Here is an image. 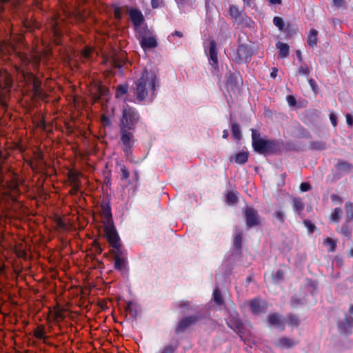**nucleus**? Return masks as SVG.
<instances>
[{
    "label": "nucleus",
    "instance_id": "f257e3e1",
    "mask_svg": "<svg viewBox=\"0 0 353 353\" xmlns=\"http://www.w3.org/2000/svg\"><path fill=\"white\" fill-rule=\"evenodd\" d=\"M17 55L19 59L20 65H15L16 71L21 74L27 83L32 85V92L35 97L40 99H45L47 97L46 93L41 88V81L32 72V70H39L41 64V56L39 54L34 53L30 56L18 52Z\"/></svg>",
    "mask_w": 353,
    "mask_h": 353
},
{
    "label": "nucleus",
    "instance_id": "f03ea898",
    "mask_svg": "<svg viewBox=\"0 0 353 353\" xmlns=\"http://www.w3.org/2000/svg\"><path fill=\"white\" fill-rule=\"evenodd\" d=\"M159 88V81L156 74L145 68L140 77L134 82L131 90L137 102H151L154 99Z\"/></svg>",
    "mask_w": 353,
    "mask_h": 353
},
{
    "label": "nucleus",
    "instance_id": "7ed1b4c3",
    "mask_svg": "<svg viewBox=\"0 0 353 353\" xmlns=\"http://www.w3.org/2000/svg\"><path fill=\"white\" fill-rule=\"evenodd\" d=\"M252 145L255 152L260 154H274L278 152L281 149V144L274 139H265L261 138L259 130L251 129Z\"/></svg>",
    "mask_w": 353,
    "mask_h": 353
},
{
    "label": "nucleus",
    "instance_id": "20e7f679",
    "mask_svg": "<svg viewBox=\"0 0 353 353\" xmlns=\"http://www.w3.org/2000/svg\"><path fill=\"white\" fill-rule=\"evenodd\" d=\"M140 120V114L138 110L129 105H124L122 110V115L119 121V128H125L136 130L137 125Z\"/></svg>",
    "mask_w": 353,
    "mask_h": 353
},
{
    "label": "nucleus",
    "instance_id": "39448f33",
    "mask_svg": "<svg viewBox=\"0 0 353 353\" xmlns=\"http://www.w3.org/2000/svg\"><path fill=\"white\" fill-rule=\"evenodd\" d=\"M12 87V79L10 74L5 70H0V105L3 108L8 107Z\"/></svg>",
    "mask_w": 353,
    "mask_h": 353
},
{
    "label": "nucleus",
    "instance_id": "423d86ee",
    "mask_svg": "<svg viewBox=\"0 0 353 353\" xmlns=\"http://www.w3.org/2000/svg\"><path fill=\"white\" fill-rule=\"evenodd\" d=\"M136 130H131L125 128H119L120 142L123 152L130 154V148H133L136 144L137 139L134 136Z\"/></svg>",
    "mask_w": 353,
    "mask_h": 353
},
{
    "label": "nucleus",
    "instance_id": "0eeeda50",
    "mask_svg": "<svg viewBox=\"0 0 353 353\" xmlns=\"http://www.w3.org/2000/svg\"><path fill=\"white\" fill-rule=\"evenodd\" d=\"M201 319V315L199 314L186 316L181 319L175 327L176 334H180L185 332L188 328L195 325Z\"/></svg>",
    "mask_w": 353,
    "mask_h": 353
},
{
    "label": "nucleus",
    "instance_id": "6e6552de",
    "mask_svg": "<svg viewBox=\"0 0 353 353\" xmlns=\"http://www.w3.org/2000/svg\"><path fill=\"white\" fill-rule=\"evenodd\" d=\"M253 54L252 48L246 44H239L233 59L236 63H247L250 61Z\"/></svg>",
    "mask_w": 353,
    "mask_h": 353
},
{
    "label": "nucleus",
    "instance_id": "1a4fd4ad",
    "mask_svg": "<svg viewBox=\"0 0 353 353\" xmlns=\"http://www.w3.org/2000/svg\"><path fill=\"white\" fill-rule=\"evenodd\" d=\"M226 324L230 329L236 332L241 339H243L244 326L236 310L229 311V318Z\"/></svg>",
    "mask_w": 353,
    "mask_h": 353
},
{
    "label": "nucleus",
    "instance_id": "9d476101",
    "mask_svg": "<svg viewBox=\"0 0 353 353\" xmlns=\"http://www.w3.org/2000/svg\"><path fill=\"white\" fill-rule=\"evenodd\" d=\"M245 222L248 228L257 226L260 224V216L257 210L252 207L247 206L244 210Z\"/></svg>",
    "mask_w": 353,
    "mask_h": 353
},
{
    "label": "nucleus",
    "instance_id": "9b49d317",
    "mask_svg": "<svg viewBox=\"0 0 353 353\" xmlns=\"http://www.w3.org/2000/svg\"><path fill=\"white\" fill-rule=\"evenodd\" d=\"M243 85V79L239 72L230 73L226 81V88L233 92L240 90Z\"/></svg>",
    "mask_w": 353,
    "mask_h": 353
},
{
    "label": "nucleus",
    "instance_id": "f8f14e48",
    "mask_svg": "<svg viewBox=\"0 0 353 353\" xmlns=\"http://www.w3.org/2000/svg\"><path fill=\"white\" fill-rule=\"evenodd\" d=\"M105 237L110 245L120 242V237L115 228L114 223L104 224Z\"/></svg>",
    "mask_w": 353,
    "mask_h": 353
},
{
    "label": "nucleus",
    "instance_id": "ddd939ff",
    "mask_svg": "<svg viewBox=\"0 0 353 353\" xmlns=\"http://www.w3.org/2000/svg\"><path fill=\"white\" fill-rule=\"evenodd\" d=\"M218 49L216 46V43L215 41L212 40L209 43V48H208V61L210 64L214 68L215 70H218L219 68V61H218Z\"/></svg>",
    "mask_w": 353,
    "mask_h": 353
},
{
    "label": "nucleus",
    "instance_id": "4468645a",
    "mask_svg": "<svg viewBox=\"0 0 353 353\" xmlns=\"http://www.w3.org/2000/svg\"><path fill=\"white\" fill-rule=\"evenodd\" d=\"M337 326L340 333L345 336L350 335L353 328V317L345 316L344 319L338 322Z\"/></svg>",
    "mask_w": 353,
    "mask_h": 353
},
{
    "label": "nucleus",
    "instance_id": "2eb2a0df",
    "mask_svg": "<svg viewBox=\"0 0 353 353\" xmlns=\"http://www.w3.org/2000/svg\"><path fill=\"white\" fill-rule=\"evenodd\" d=\"M249 306L250 311L254 315H259L266 312L267 308L265 304L263 301L259 299L250 300Z\"/></svg>",
    "mask_w": 353,
    "mask_h": 353
},
{
    "label": "nucleus",
    "instance_id": "dca6fc26",
    "mask_svg": "<svg viewBox=\"0 0 353 353\" xmlns=\"http://www.w3.org/2000/svg\"><path fill=\"white\" fill-rule=\"evenodd\" d=\"M128 14L135 28L139 27L145 20L141 11L137 8H129Z\"/></svg>",
    "mask_w": 353,
    "mask_h": 353
},
{
    "label": "nucleus",
    "instance_id": "f3484780",
    "mask_svg": "<svg viewBox=\"0 0 353 353\" xmlns=\"http://www.w3.org/2000/svg\"><path fill=\"white\" fill-rule=\"evenodd\" d=\"M103 224L114 223L112 219V209L109 201H103L101 204Z\"/></svg>",
    "mask_w": 353,
    "mask_h": 353
},
{
    "label": "nucleus",
    "instance_id": "a211bd4d",
    "mask_svg": "<svg viewBox=\"0 0 353 353\" xmlns=\"http://www.w3.org/2000/svg\"><path fill=\"white\" fill-rule=\"evenodd\" d=\"M268 320L271 325L283 330L285 329V323L282 316L279 313H272L268 315Z\"/></svg>",
    "mask_w": 353,
    "mask_h": 353
},
{
    "label": "nucleus",
    "instance_id": "6ab92c4d",
    "mask_svg": "<svg viewBox=\"0 0 353 353\" xmlns=\"http://www.w3.org/2000/svg\"><path fill=\"white\" fill-rule=\"evenodd\" d=\"M141 47L144 50L151 49L156 48L158 45L157 39L154 36L151 37H141L139 41Z\"/></svg>",
    "mask_w": 353,
    "mask_h": 353
},
{
    "label": "nucleus",
    "instance_id": "aec40b11",
    "mask_svg": "<svg viewBox=\"0 0 353 353\" xmlns=\"http://www.w3.org/2000/svg\"><path fill=\"white\" fill-rule=\"evenodd\" d=\"M296 343L294 340L288 338L286 336L281 337L276 343L275 345L276 347L283 348V349H290L294 347Z\"/></svg>",
    "mask_w": 353,
    "mask_h": 353
},
{
    "label": "nucleus",
    "instance_id": "412c9836",
    "mask_svg": "<svg viewBox=\"0 0 353 353\" xmlns=\"http://www.w3.org/2000/svg\"><path fill=\"white\" fill-rule=\"evenodd\" d=\"M128 262L125 257H114V268L116 270L119 272H128Z\"/></svg>",
    "mask_w": 353,
    "mask_h": 353
},
{
    "label": "nucleus",
    "instance_id": "4be33fe9",
    "mask_svg": "<svg viewBox=\"0 0 353 353\" xmlns=\"http://www.w3.org/2000/svg\"><path fill=\"white\" fill-rule=\"evenodd\" d=\"M335 168L340 172H350L353 168V165L341 159L337 160V163L334 165Z\"/></svg>",
    "mask_w": 353,
    "mask_h": 353
},
{
    "label": "nucleus",
    "instance_id": "5701e85b",
    "mask_svg": "<svg viewBox=\"0 0 353 353\" xmlns=\"http://www.w3.org/2000/svg\"><path fill=\"white\" fill-rule=\"evenodd\" d=\"M276 47L279 50V57L281 59L288 57L290 47L287 43L279 41L276 43Z\"/></svg>",
    "mask_w": 353,
    "mask_h": 353
},
{
    "label": "nucleus",
    "instance_id": "b1692460",
    "mask_svg": "<svg viewBox=\"0 0 353 353\" xmlns=\"http://www.w3.org/2000/svg\"><path fill=\"white\" fill-rule=\"evenodd\" d=\"M318 40V31L315 29H310L307 36V45L311 48H314L317 46Z\"/></svg>",
    "mask_w": 353,
    "mask_h": 353
},
{
    "label": "nucleus",
    "instance_id": "393cba45",
    "mask_svg": "<svg viewBox=\"0 0 353 353\" xmlns=\"http://www.w3.org/2000/svg\"><path fill=\"white\" fill-rule=\"evenodd\" d=\"M238 24L245 26L247 27H251L254 23L252 19L247 16V14L242 10L239 14L238 17L234 20Z\"/></svg>",
    "mask_w": 353,
    "mask_h": 353
},
{
    "label": "nucleus",
    "instance_id": "a878e982",
    "mask_svg": "<svg viewBox=\"0 0 353 353\" xmlns=\"http://www.w3.org/2000/svg\"><path fill=\"white\" fill-rule=\"evenodd\" d=\"M179 346V341L175 340L174 342L172 341L165 345L159 351V353H176Z\"/></svg>",
    "mask_w": 353,
    "mask_h": 353
},
{
    "label": "nucleus",
    "instance_id": "bb28decb",
    "mask_svg": "<svg viewBox=\"0 0 353 353\" xmlns=\"http://www.w3.org/2000/svg\"><path fill=\"white\" fill-rule=\"evenodd\" d=\"M248 159V153L245 152H241L236 155L231 157L230 161H234L239 165L245 164Z\"/></svg>",
    "mask_w": 353,
    "mask_h": 353
},
{
    "label": "nucleus",
    "instance_id": "cd10ccee",
    "mask_svg": "<svg viewBox=\"0 0 353 353\" xmlns=\"http://www.w3.org/2000/svg\"><path fill=\"white\" fill-rule=\"evenodd\" d=\"M72 188L70 190L71 194L75 195L79 190V181L76 174H71L70 175Z\"/></svg>",
    "mask_w": 353,
    "mask_h": 353
},
{
    "label": "nucleus",
    "instance_id": "c85d7f7f",
    "mask_svg": "<svg viewBox=\"0 0 353 353\" xmlns=\"http://www.w3.org/2000/svg\"><path fill=\"white\" fill-rule=\"evenodd\" d=\"M292 208L295 212L300 214L305 208L304 203L302 202V199L299 197H294L292 199Z\"/></svg>",
    "mask_w": 353,
    "mask_h": 353
},
{
    "label": "nucleus",
    "instance_id": "c756f323",
    "mask_svg": "<svg viewBox=\"0 0 353 353\" xmlns=\"http://www.w3.org/2000/svg\"><path fill=\"white\" fill-rule=\"evenodd\" d=\"M242 239H243L242 232H239L236 233V234L234 237V239H233L234 248L238 252H240L242 248Z\"/></svg>",
    "mask_w": 353,
    "mask_h": 353
},
{
    "label": "nucleus",
    "instance_id": "7c9ffc66",
    "mask_svg": "<svg viewBox=\"0 0 353 353\" xmlns=\"http://www.w3.org/2000/svg\"><path fill=\"white\" fill-rule=\"evenodd\" d=\"M231 132L234 139L240 140L241 138V131L239 123L234 122L231 124Z\"/></svg>",
    "mask_w": 353,
    "mask_h": 353
},
{
    "label": "nucleus",
    "instance_id": "2f4dec72",
    "mask_svg": "<svg viewBox=\"0 0 353 353\" xmlns=\"http://www.w3.org/2000/svg\"><path fill=\"white\" fill-rule=\"evenodd\" d=\"M112 247L111 253L114 255V257H122L123 254V252L121 248V243H117L115 244L110 245Z\"/></svg>",
    "mask_w": 353,
    "mask_h": 353
},
{
    "label": "nucleus",
    "instance_id": "473e14b6",
    "mask_svg": "<svg viewBox=\"0 0 353 353\" xmlns=\"http://www.w3.org/2000/svg\"><path fill=\"white\" fill-rule=\"evenodd\" d=\"M129 89V86L128 84H120L117 86L116 92H115V97L121 98L124 94H125Z\"/></svg>",
    "mask_w": 353,
    "mask_h": 353
},
{
    "label": "nucleus",
    "instance_id": "72a5a7b5",
    "mask_svg": "<svg viewBox=\"0 0 353 353\" xmlns=\"http://www.w3.org/2000/svg\"><path fill=\"white\" fill-rule=\"evenodd\" d=\"M120 179L121 181H128L130 177V172L128 169V168L123 165L120 164Z\"/></svg>",
    "mask_w": 353,
    "mask_h": 353
},
{
    "label": "nucleus",
    "instance_id": "f704fd0d",
    "mask_svg": "<svg viewBox=\"0 0 353 353\" xmlns=\"http://www.w3.org/2000/svg\"><path fill=\"white\" fill-rule=\"evenodd\" d=\"M310 150L322 151L326 149V143L323 141H313L310 143Z\"/></svg>",
    "mask_w": 353,
    "mask_h": 353
},
{
    "label": "nucleus",
    "instance_id": "c9c22d12",
    "mask_svg": "<svg viewBox=\"0 0 353 353\" xmlns=\"http://www.w3.org/2000/svg\"><path fill=\"white\" fill-rule=\"evenodd\" d=\"M287 318V323L289 326L292 327H297L299 326V321L297 316L294 314H288Z\"/></svg>",
    "mask_w": 353,
    "mask_h": 353
},
{
    "label": "nucleus",
    "instance_id": "e433bc0d",
    "mask_svg": "<svg viewBox=\"0 0 353 353\" xmlns=\"http://www.w3.org/2000/svg\"><path fill=\"white\" fill-rule=\"evenodd\" d=\"M341 233L345 237H347L348 239H350L352 238V230L349 226V225L345 221V223L342 225V227L341 228Z\"/></svg>",
    "mask_w": 353,
    "mask_h": 353
},
{
    "label": "nucleus",
    "instance_id": "4c0bfd02",
    "mask_svg": "<svg viewBox=\"0 0 353 353\" xmlns=\"http://www.w3.org/2000/svg\"><path fill=\"white\" fill-rule=\"evenodd\" d=\"M213 300L217 305H222L224 303L221 292L219 288H216L213 292Z\"/></svg>",
    "mask_w": 353,
    "mask_h": 353
},
{
    "label": "nucleus",
    "instance_id": "58836bf2",
    "mask_svg": "<svg viewBox=\"0 0 353 353\" xmlns=\"http://www.w3.org/2000/svg\"><path fill=\"white\" fill-rule=\"evenodd\" d=\"M343 214V210L341 208H335L331 213L330 218L333 222H339Z\"/></svg>",
    "mask_w": 353,
    "mask_h": 353
},
{
    "label": "nucleus",
    "instance_id": "ea45409f",
    "mask_svg": "<svg viewBox=\"0 0 353 353\" xmlns=\"http://www.w3.org/2000/svg\"><path fill=\"white\" fill-rule=\"evenodd\" d=\"M345 211L346 222H348L353 219V203L349 201L345 203Z\"/></svg>",
    "mask_w": 353,
    "mask_h": 353
},
{
    "label": "nucleus",
    "instance_id": "a19ab883",
    "mask_svg": "<svg viewBox=\"0 0 353 353\" xmlns=\"http://www.w3.org/2000/svg\"><path fill=\"white\" fill-rule=\"evenodd\" d=\"M34 336L38 339H44L46 338L45 327L43 325L37 327L34 332Z\"/></svg>",
    "mask_w": 353,
    "mask_h": 353
},
{
    "label": "nucleus",
    "instance_id": "79ce46f5",
    "mask_svg": "<svg viewBox=\"0 0 353 353\" xmlns=\"http://www.w3.org/2000/svg\"><path fill=\"white\" fill-rule=\"evenodd\" d=\"M226 200L228 203H236L238 201L237 192L229 191L226 195Z\"/></svg>",
    "mask_w": 353,
    "mask_h": 353
},
{
    "label": "nucleus",
    "instance_id": "37998d69",
    "mask_svg": "<svg viewBox=\"0 0 353 353\" xmlns=\"http://www.w3.org/2000/svg\"><path fill=\"white\" fill-rule=\"evenodd\" d=\"M297 29L294 27V26L288 23L287 26L283 28V31L286 34L287 37H290L294 35Z\"/></svg>",
    "mask_w": 353,
    "mask_h": 353
},
{
    "label": "nucleus",
    "instance_id": "c03bdc74",
    "mask_svg": "<svg viewBox=\"0 0 353 353\" xmlns=\"http://www.w3.org/2000/svg\"><path fill=\"white\" fill-rule=\"evenodd\" d=\"M273 216L276 219L279 223H283L285 219V215L284 212L281 209H279L274 211Z\"/></svg>",
    "mask_w": 353,
    "mask_h": 353
},
{
    "label": "nucleus",
    "instance_id": "a18cd8bd",
    "mask_svg": "<svg viewBox=\"0 0 353 353\" xmlns=\"http://www.w3.org/2000/svg\"><path fill=\"white\" fill-rule=\"evenodd\" d=\"M241 11L242 10H240L238 7L234 5H231L230 6V15L234 19V21L238 17Z\"/></svg>",
    "mask_w": 353,
    "mask_h": 353
},
{
    "label": "nucleus",
    "instance_id": "49530a36",
    "mask_svg": "<svg viewBox=\"0 0 353 353\" xmlns=\"http://www.w3.org/2000/svg\"><path fill=\"white\" fill-rule=\"evenodd\" d=\"M324 243L329 245L330 248L328 249V251L334 252L336 250V243L332 238L327 237L324 241Z\"/></svg>",
    "mask_w": 353,
    "mask_h": 353
},
{
    "label": "nucleus",
    "instance_id": "de8ad7c7",
    "mask_svg": "<svg viewBox=\"0 0 353 353\" xmlns=\"http://www.w3.org/2000/svg\"><path fill=\"white\" fill-rule=\"evenodd\" d=\"M273 23L279 30H283L285 28L283 20L280 17H274L273 18Z\"/></svg>",
    "mask_w": 353,
    "mask_h": 353
},
{
    "label": "nucleus",
    "instance_id": "09e8293b",
    "mask_svg": "<svg viewBox=\"0 0 353 353\" xmlns=\"http://www.w3.org/2000/svg\"><path fill=\"white\" fill-rule=\"evenodd\" d=\"M139 179H140V176H139V171L137 170H134L133 171L132 179L128 180V185L132 184V183H135V185L138 186L139 185Z\"/></svg>",
    "mask_w": 353,
    "mask_h": 353
},
{
    "label": "nucleus",
    "instance_id": "8fccbe9b",
    "mask_svg": "<svg viewBox=\"0 0 353 353\" xmlns=\"http://www.w3.org/2000/svg\"><path fill=\"white\" fill-rule=\"evenodd\" d=\"M125 310L128 312L133 318H136L137 312L136 308L134 307L133 303L130 301L125 307Z\"/></svg>",
    "mask_w": 353,
    "mask_h": 353
},
{
    "label": "nucleus",
    "instance_id": "3c124183",
    "mask_svg": "<svg viewBox=\"0 0 353 353\" xmlns=\"http://www.w3.org/2000/svg\"><path fill=\"white\" fill-rule=\"evenodd\" d=\"M303 224L309 233H313L316 230L315 225L307 219L303 220Z\"/></svg>",
    "mask_w": 353,
    "mask_h": 353
},
{
    "label": "nucleus",
    "instance_id": "603ef678",
    "mask_svg": "<svg viewBox=\"0 0 353 353\" xmlns=\"http://www.w3.org/2000/svg\"><path fill=\"white\" fill-rule=\"evenodd\" d=\"M284 278V273L282 270H278L275 274L272 276V279L275 282H280Z\"/></svg>",
    "mask_w": 353,
    "mask_h": 353
},
{
    "label": "nucleus",
    "instance_id": "864d4df0",
    "mask_svg": "<svg viewBox=\"0 0 353 353\" xmlns=\"http://www.w3.org/2000/svg\"><path fill=\"white\" fill-rule=\"evenodd\" d=\"M298 72L299 74L303 75H309L310 73V70L309 68L305 64H302L298 68Z\"/></svg>",
    "mask_w": 353,
    "mask_h": 353
},
{
    "label": "nucleus",
    "instance_id": "5fc2aeb1",
    "mask_svg": "<svg viewBox=\"0 0 353 353\" xmlns=\"http://www.w3.org/2000/svg\"><path fill=\"white\" fill-rule=\"evenodd\" d=\"M123 62L117 57H112L111 59V65L114 68H121L123 66Z\"/></svg>",
    "mask_w": 353,
    "mask_h": 353
},
{
    "label": "nucleus",
    "instance_id": "6e6d98bb",
    "mask_svg": "<svg viewBox=\"0 0 353 353\" xmlns=\"http://www.w3.org/2000/svg\"><path fill=\"white\" fill-rule=\"evenodd\" d=\"M290 303L292 307H296L299 305L303 304V302L301 298L294 296L292 298Z\"/></svg>",
    "mask_w": 353,
    "mask_h": 353
},
{
    "label": "nucleus",
    "instance_id": "4d7b16f0",
    "mask_svg": "<svg viewBox=\"0 0 353 353\" xmlns=\"http://www.w3.org/2000/svg\"><path fill=\"white\" fill-rule=\"evenodd\" d=\"M190 304V301L182 300L178 302L177 307L181 309L189 310Z\"/></svg>",
    "mask_w": 353,
    "mask_h": 353
},
{
    "label": "nucleus",
    "instance_id": "13d9d810",
    "mask_svg": "<svg viewBox=\"0 0 353 353\" xmlns=\"http://www.w3.org/2000/svg\"><path fill=\"white\" fill-rule=\"evenodd\" d=\"M132 149H133V148H130V154H128V153H126L125 152H123V153H124V155H125V159H126L128 161H130V163H132L136 164V163H138V161H136V160H135V159H134V156L133 155V152H132Z\"/></svg>",
    "mask_w": 353,
    "mask_h": 353
},
{
    "label": "nucleus",
    "instance_id": "bf43d9fd",
    "mask_svg": "<svg viewBox=\"0 0 353 353\" xmlns=\"http://www.w3.org/2000/svg\"><path fill=\"white\" fill-rule=\"evenodd\" d=\"M114 16L117 20H121L122 18L121 8L118 6H114Z\"/></svg>",
    "mask_w": 353,
    "mask_h": 353
},
{
    "label": "nucleus",
    "instance_id": "052dcab7",
    "mask_svg": "<svg viewBox=\"0 0 353 353\" xmlns=\"http://www.w3.org/2000/svg\"><path fill=\"white\" fill-rule=\"evenodd\" d=\"M92 246L94 248L95 252L98 254H101L103 252V248H101L100 243L97 241H94L92 242Z\"/></svg>",
    "mask_w": 353,
    "mask_h": 353
},
{
    "label": "nucleus",
    "instance_id": "680f3d73",
    "mask_svg": "<svg viewBox=\"0 0 353 353\" xmlns=\"http://www.w3.org/2000/svg\"><path fill=\"white\" fill-rule=\"evenodd\" d=\"M308 83H309L311 89L312 90V91L316 92V90L318 89V85H317L316 81L311 78V79H308Z\"/></svg>",
    "mask_w": 353,
    "mask_h": 353
},
{
    "label": "nucleus",
    "instance_id": "e2e57ef3",
    "mask_svg": "<svg viewBox=\"0 0 353 353\" xmlns=\"http://www.w3.org/2000/svg\"><path fill=\"white\" fill-rule=\"evenodd\" d=\"M311 189V185L307 183H301L300 185V190L301 192H307Z\"/></svg>",
    "mask_w": 353,
    "mask_h": 353
},
{
    "label": "nucleus",
    "instance_id": "0e129e2a",
    "mask_svg": "<svg viewBox=\"0 0 353 353\" xmlns=\"http://www.w3.org/2000/svg\"><path fill=\"white\" fill-rule=\"evenodd\" d=\"M287 101L290 106H295L296 105V100L292 95H289L287 97Z\"/></svg>",
    "mask_w": 353,
    "mask_h": 353
},
{
    "label": "nucleus",
    "instance_id": "69168bd1",
    "mask_svg": "<svg viewBox=\"0 0 353 353\" xmlns=\"http://www.w3.org/2000/svg\"><path fill=\"white\" fill-rule=\"evenodd\" d=\"M36 159L41 163H44L43 154L41 152H37L34 154Z\"/></svg>",
    "mask_w": 353,
    "mask_h": 353
},
{
    "label": "nucleus",
    "instance_id": "338daca9",
    "mask_svg": "<svg viewBox=\"0 0 353 353\" xmlns=\"http://www.w3.org/2000/svg\"><path fill=\"white\" fill-rule=\"evenodd\" d=\"M346 123L348 125L352 127L353 126V115L351 114H347L346 116Z\"/></svg>",
    "mask_w": 353,
    "mask_h": 353
},
{
    "label": "nucleus",
    "instance_id": "774afa93",
    "mask_svg": "<svg viewBox=\"0 0 353 353\" xmlns=\"http://www.w3.org/2000/svg\"><path fill=\"white\" fill-rule=\"evenodd\" d=\"M330 121L334 127H336L337 125V118L336 115L333 113H331L330 114Z\"/></svg>",
    "mask_w": 353,
    "mask_h": 353
}]
</instances>
